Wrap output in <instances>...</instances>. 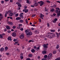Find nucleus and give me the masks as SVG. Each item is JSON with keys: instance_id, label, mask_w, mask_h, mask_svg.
I'll return each instance as SVG.
<instances>
[{"instance_id": "1", "label": "nucleus", "mask_w": 60, "mask_h": 60, "mask_svg": "<svg viewBox=\"0 0 60 60\" xmlns=\"http://www.w3.org/2000/svg\"><path fill=\"white\" fill-rule=\"evenodd\" d=\"M25 33H26V34L27 35V37H29V35H32L33 33L32 32H29L27 30H26L25 31Z\"/></svg>"}, {"instance_id": "2", "label": "nucleus", "mask_w": 60, "mask_h": 60, "mask_svg": "<svg viewBox=\"0 0 60 60\" xmlns=\"http://www.w3.org/2000/svg\"><path fill=\"white\" fill-rule=\"evenodd\" d=\"M51 33H47V36L48 38L51 39L52 38V34H51Z\"/></svg>"}, {"instance_id": "3", "label": "nucleus", "mask_w": 60, "mask_h": 60, "mask_svg": "<svg viewBox=\"0 0 60 60\" xmlns=\"http://www.w3.org/2000/svg\"><path fill=\"white\" fill-rule=\"evenodd\" d=\"M38 3L39 4H40V6H42L43 5V4H44V2H43L42 1H41L40 2H39Z\"/></svg>"}, {"instance_id": "4", "label": "nucleus", "mask_w": 60, "mask_h": 60, "mask_svg": "<svg viewBox=\"0 0 60 60\" xmlns=\"http://www.w3.org/2000/svg\"><path fill=\"white\" fill-rule=\"evenodd\" d=\"M39 16L40 18H41V19H43V17H44V15L42 14L41 13L40 15Z\"/></svg>"}, {"instance_id": "5", "label": "nucleus", "mask_w": 60, "mask_h": 60, "mask_svg": "<svg viewBox=\"0 0 60 60\" xmlns=\"http://www.w3.org/2000/svg\"><path fill=\"white\" fill-rule=\"evenodd\" d=\"M16 4L18 5V7H21L22 6V5L19 2H17L16 3Z\"/></svg>"}, {"instance_id": "6", "label": "nucleus", "mask_w": 60, "mask_h": 60, "mask_svg": "<svg viewBox=\"0 0 60 60\" xmlns=\"http://www.w3.org/2000/svg\"><path fill=\"white\" fill-rule=\"evenodd\" d=\"M12 35L13 37L16 36V34L15 32H13L12 33Z\"/></svg>"}, {"instance_id": "7", "label": "nucleus", "mask_w": 60, "mask_h": 60, "mask_svg": "<svg viewBox=\"0 0 60 60\" xmlns=\"http://www.w3.org/2000/svg\"><path fill=\"white\" fill-rule=\"evenodd\" d=\"M43 47L45 49H47L48 47L47 45H46L45 44H44L43 45Z\"/></svg>"}, {"instance_id": "8", "label": "nucleus", "mask_w": 60, "mask_h": 60, "mask_svg": "<svg viewBox=\"0 0 60 60\" xmlns=\"http://www.w3.org/2000/svg\"><path fill=\"white\" fill-rule=\"evenodd\" d=\"M20 39H23L24 38V36L23 35H21L19 37Z\"/></svg>"}, {"instance_id": "9", "label": "nucleus", "mask_w": 60, "mask_h": 60, "mask_svg": "<svg viewBox=\"0 0 60 60\" xmlns=\"http://www.w3.org/2000/svg\"><path fill=\"white\" fill-rule=\"evenodd\" d=\"M11 37H8L7 39L8 40H9L10 41H11L12 40V39H11Z\"/></svg>"}, {"instance_id": "10", "label": "nucleus", "mask_w": 60, "mask_h": 60, "mask_svg": "<svg viewBox=\"0 0 60 60\" xmlns=\"http://www.w3.org/2000/svg\"><path fill=\"white\" fill-rule=\"evenodd\" d=\"M26 1L27 3L28 4H30L31 3V2L29 1V0H26Z\"/></svg>"}, {"instance_id": "11", "label": "nucleus", "mask_w": 60, "mask_h": 60, "mask_svg": "<svg viewBox=\"0 0 60 60\" xmlns=\"http://www.w3.org/2000/svg\"><path fill=\"white\" fill-rule=\"evenodd\" d=\"M42 54H46L47 52H46V51H43L42 52Z\"/></svg>"}, {"instance_id": "12", "label": "nucleus", "mask_w": 60, "mask_h": 60, "mask_svg": "<svg viewBox=\"0 0 60 60\" xmlns=\"http://www.w3.org/2000/svg\"><path fill=\"white\" fill-rule=\"evenodd\" d=\"M6 28L8 30H10V27L9 26H7L6 27Z\"/></svg>"}, {"instance_id": "13", "label": "nucleus", "mask_w": 60, "mask_h": 60, "mask_svg": "<svg viewBox=\"0 0 60 60\" xmlns=\"http://www.w3.org/2000/svg\"><path fill=\"white\" fill-rule=\"evenodd\" d=\"M16 20H20V19H21V17H19L17 18H16Z\"/></svg>"}, {"instance_id": "14", "label": "nucleus", "mask_w": 60, "mask_h": 60, "mask_svg": "<svg viewBox=\"0 0 60 60\" xmlns=\"http://www.w3.org/2000/svg\"><path fill=\"white\" fill-rule=\"evenodd\" d=\"M55 33L56 34V35H57V37H59V35L58 33H57V32H56Z\"/></svg>"}, {"instance_id": "15", "label": "nucleus", "mask_w": 60, "mask_h": 60, "mask_svg": "<svg viewBox=\"0 0 60 60\" xmlns=\"http://www.w3.org/2000/svg\"><path fill=\"white\" fill-rule=\"evenodd\" d=\"M4 49L5 51H7L8 50V48L7 47H5Z\"/></svg>"}, {"instance_id": "16", "label": "nucleus", "mask_w": 60, "mask_h": 60, "mask_svg": "<svg viewBox=\"0 0 60 60\" xmlns=\"http://www.w3.org/2000/svg\"><path fill=\"white\" fill-rule=\"evenodd\" d=\"M13 15V14L12 13H10L9 15L10 16H12Z\"/></svg>"}, {"instance_id": "17", "label": "nucleus", "mask_w": 60, "mask_h": 60, "mask_svg": "<svg viewBox=\"0 0 60 60\" xmlns=\"http://www.w3.org/2000/svg\"><path fill=\"white\" fill-rule=\"evenodd\" d=\"M33 56V55L31 54H29V57H32Z\"/></svg>"}, {"instance_id": "18", "label": "nucleus", "mask_w": 60, "mask_h": 60, "mask_svg": "<svg viewBox=\"0 0 60 60\" xmlns=\"http://www.w3.org/2000/svg\"><path fill=\"white\" fill-rule=\"evenodd\" d=\"M50 32H51L54 33V32H55V30H50Z\"/></svg>"}, {"instance_id": "19", "label": "nucleus", "mask_w": 60, "mask_h": 60, "mask_svg": "<svg viewBox=\"0 0 60 60\" xmlns=\"http://www.w3.org/2000/svg\"><path fill=\"white\" fill-rule=\"evenodd\" d=\"M57 15L58 16H60V11H59V12H58V13H57Z\"/></svg>"}, {"instance_id": "20", "label": "nucleus", "mask_w": 60, "mask_h": 60, "mask_svg": "<svg viewBox=\"0 0 60 60\" xmlns=\"http://www.w3.org/2000/svg\"><path fill=\"white\" fill-rule=\"evenodd\" d=\"M20 17L21 18H22V19H23V15H22L21 14H20L19 15Z\"/></svg>"}, {"instance_id": "21", "label": "nucleus", "mask_w": 60, "mask_h": 60, "mask_svg": "<svg viewBox=\"0 0 60 60\" xmlns=\"http://www.w3.org/2000/svg\"><path fill=\"white\" fill-rule=\"evenodd\" d=\"M4 50V48H1L0 49L1 51H3Z\"/></svg>"}, {"instance_id": "22", "label": "nucleus", "mask_w": 60, "mask_h": 60, "mask_svg": "<svg viewBox=\"0 0 60 60\" xmlns=\"http://www.w3.org/2000/svg\"><path fill=\"white\" fill-rule=\"evenodd\" d=\"M31 52L32 53H34L35 52V50L34 49H32L31 50Z\"/></svg>"}, {"instance_id": "23", "label": "nucleus", "mask_w": 60, "mask_h": 60, "mask_svg": "<svg viewBox=\"0 0 60 60\" xmlns=\"http://www.w3.org/2000/svg\"><path fill=\"white\" fill-rule=\"evenodd\" d=\"M59 48V45H57L56 47V48L57 49H58Z\"/></svg>"}, {"instance_id": "24", "label": "nucleus", "mask_w": 60, "mask_h": 60, "mask_svg": "<svg viewBox=\"0 0 60 60\" xmlns=\"http://www.w3.org/2000/svg\"><path fill=\"white\" fill-rule=\"evenodd\" d=\"M48 57V56L47 55H45L44 56V57L45 58V59H46L47 58V57Z\"/></svg>"}, {"instance_id": "25", "label": "nucleus", "mask_w": 60, "mask_h": 60, "mask_svg": "<svg viewBox=\"0 0 60 60\" xmlns=\"http://www.w3.org/2000/svg\"><path fill=\"white\" fill-rule=\"evenodd\" d=\"M55 11V9L53 8H52L51 9L50 11L51 12H53V11Z\"/></svg>"}, {"instance_id": "26", "label": "nucleus", "mask_w": 60, "mask_h": 60, "mask_svg": "<svg viewBox=\"0 0 60 60\" xmlns=\"http://www.w3.org/2000/svg\"><path fill=\"white\" fill-rule=\"evenodd\" d=\"M52 53H50L49 55L48 56L51 57V56H52Z\"/></svg>"}, {"instance_id": "27", "label": "nucleus", "mask_w": 60, "mask_h": 60, "mask_svg": "<svg viewBox=\"0 0 60 60\" xmlns=\"http://www.w3.org/2000/svg\"><path fill=\"white\" fill-rule=\"evenodd\" d=\"M51 57L48 56V57L47 58V59L48 60H49V59H50L51 58Z\"/></svg>"}, {"instance_id": "28", "label": "nucleus", "mask_w": 60, "mask_h": 60, "mask_svg": "<svg viewBox=\"0 0 60 60\" xmlns=\"http://www.w3.org/2000/svg\"><path fill=\"white\" fill-rule=\"evenodd\" d=\"M3 35L2 34H0V38H3Z\"/></svg>"}, {"instance_id": "29", "label": "nucleus", "mask_w": 60, "mask_h": 60, "mask_svg": "<svg viewBox=\"0 0 60 60\" xmlns=\"http://www.w3.org/2000/svg\"><path fill=\"white\" fill-rule=\"evenodd\" d=\"M47 25L48 27H49L50 26V25H49V23H47Z\"/></svg>"}, {"instance_id": "30", "label": "nucleus", "mask_w": 60, "mask_h": 60, "mask_svg": "<svg viewBox=\"0 0 60 60\" xmlns=\"http://www.w3.org/2000/svg\"><path fill=\"white\" fill-rule=\"evenodd\" d=\"M35 16H36V15H33L31 16V17H32V18H33V17H35Z\"/></svg>"}, {"instance_id": "31", "label": "nucleus", "mask_w": 60, "mask_h": 60, "mask_svg": "<svg viewBox=\"0 0 60 60\" xmlns=\"http://www.w3.org/2000/svg\"><path fill=\"white\" fill-rule=\"evenodd\" d=\"M34 4L36 6H38V4L37 3H35Z\"/></svg>"}, {"instance_id": "32", "label": "nucleus", "mask_w": 60, "mask_h": 60, "mask_svg": "<svg viewBox=\"0 0 60 60\" xmlns=\"http://www.w3.org/2000/svg\"><path fill=\"white\" fill-rule=\"evenodd\" d=\"M28 10L27 9H26V10H25V13H26L27 12H28Z\"/></svg>"}, {"instance_id": "33", "label": "nucleus", "mask_w": 60, "mask_h": 60, "mask_svg": "<svg viewBox=\"0 0 60 60\" xmlns=\"http://www.w3.org/2000/svg\"><path fill=\"white\" fill-rule=\"evenodd\" d=\"M13 29H15L16 28V26H13Z\"/></svg>"}, {"instance_id": "34", "label": "nucleus", "mask_w": 60, "mask_h": 60, "mask_svg": "<svg viewBox=\"0 0 60 60\" xmlns=\"http://www.w3.org/2000/svg\"><path fill=\"white\" fill-rule=\"evenodd\" d=\"M20 23H22V22H23V20H20Z\"/></svg>"}, {"instance_id": "35", "label": "nucleus", "mask_w": 60, "mask_h": 60, "mask_svg": "<svg viewBox=\"0 0 60 60\" xmlns=\"http://www.w3.org/2000/svg\"><path fill=\"white\" fill-rule=\"evenodd\" d=\"M39 21V22H41V19L40 18H39L38 19Z\"/></svg>"}, {"instance_id": "36", "label": "nucleus", "mask_w": 60, "mask_h": 60, "mask_svg": "<svg viewBox=\"0 0 60 60\" xmlns=\"http://www.w3.org/2000/svg\"><path fill=\"white\" fill-rule=\"evenodd\" d=\"M21 59H23V56H20Z\"/></svg>"}, {"instance_id": "37", "label": "nucleus", "mask_w": 60, "mask_h": 60, "mask_svg": "<svg viewBox=\"0 0 60 60\" xmlns=\"http://www.w3.org/2000/svg\"><path fill=\"white\" fill-rule=\"evenodd\" d=\"M18 26H22V24H19Z\"/></svg>"}, {"instance_id": "38", "label": "nucleus", "mask_w": 60, "mask_h": 60, "mask_svg": "<svg viewBox=\"0 0 60 60\" xmlns=\"http://www.w3.org/2000/svg\"><path fill=\"white\" fill-rule=\"evenodd\" d=\"M21 31H23V28L22 27H21L20 29Z\"/></svg>"}, {"instance_id": "39", "label": "nucleus", "mask_w": 60, "mask_h": 60, "mask_svg": "<svg viewBox=\"0 0 60 60\" xmlns=\"http://www.w3.org/2000/svg\"><path fill=\"white\" fill-rule=\"evenodd\" d=\"M16 17H18L19 16V14L18 13L16 14L15 15Z\"/></svg>"}, {"instance_id": "40", "label": "nucleus", "mask_w": 60, "mask_h": 60, "mask_svg": "<svg viewBox=\"0 0 60 60\" xmlns=\"http://www.w3.org/2000/svg\"><path fill=\"white\" fill-rule=\"evenodd\" d=\"M48 11V9L47 8H45V11Z\"/></svg>"}, {"instance_id": "41", "label": "nucleus", "mask_w": 60, "mask_h": 60, "mask_svg": "<svg viewBox=\"0 0 60 60\" xmlns=\"http://www.w3.org/2000/svg\"><path fill=\"white\" fill-rule=\"evenodd\" d=\"M7 32L9 33H11V31L10 30H9L7 31Z\"/></svg>"}, {"instance_id": "42", "label": "nucleus", "mask_w": 60, "mask_h": 60, "mask_svg": "<svg viewBox=\"0 0 60 60\" xmlns=\"http://www.w3.org/2000/svg\"><path fill=\"white\" fill-rule=\"evenodd\" d=\"M56 10H59V11L60 10V8H56Z\"/></svg>"}, {"instance_id": "43", "label": "nucleus", "mask_w": 60, "mask_h": 60, "mask_svg": "<svg viewBox=\"0 0 60 60\" xmlns=\"http://www.w3.org/2000/svg\"><path fill=\"white\" fill-rule=\"evenodd\" d=\"M55 60H60V58H57Z\"/></svg>"}, {"instance_id": "44", "label": "nucleus", "mask_w": 60, "mask_h": 60, "mask_svg": "<svg viewBox=\"0 0 60 60\" xmlns=\"http://www.w3.org/2000/svg\"><path fill=\"white\" fill-rule=\"evenodd\" d=\"M53 53L54 54H56V51H53Z\"/></svg>"}, {"instance_id": "45", "label": "nucleus", "mask_w": 60, "mask_h": 60, "mask_svg": "<svg viewBox=\"0 0 60 60\" xmlns=\"http://www.w3.org/2000/svg\"><path fill=\"white\" fill-rule=\"evenodd\" d=\"M51 34H52V37H53V36H54L55 35V34H52V33H51Z\"/></svg>"}, {"instance_id": "46", "label": "nucleus", "mask_w": 60, "mask_h": 60, "mask_svg": "<svg viewBox=\"0 0 60 60\" xmlns=\"http://www.w3.org/2000/svg\"><path fill=\"white\" fill-rule=\"evenodd\" d=\"M46 2H47V3H50V1L48 0H47Z\"/></svg>"}, {"instance_id": "47", "label": "nucleus", "mask_w": 60, "mask_h": 60, "mask_svg": "<svg viewBox=\"0 0 60 60\" xmlns=\"http://www.w3.org/2000/svg\"><path fill=\"white\" fill-rule=\"evenodd\" d=\"M17 28H18V29H20V28H21V27H20V26H19L18 27H17Z\"/></svg>"}, {"instance_id": "48", "label": "nucleus", "mask_w": 60, "mask_h": 60, "mask_svg": "<svg viewBox=\"0 0 60 60\" xmlns=\"http://www.w3.org/2000/svg\"><path fill=\"white\" fill-rule=\"evenodd\" d=\"M18 1L19 3H21L22 2V0H19Z\"/></svg>"}, {"instance_id": "49", "label": "nucleus", "mask_w": 60, "mask_h": 60, "mask_svg": "<svg viewBox=\"0 0 60 60\" xmlns=\"http://www.w3.org/2000/svg\"><path fill=\"white\" fill-rule=\"evenodd\" d=\"M27 21V19H26V23L27 24H28V21Z\"/></svg>"}, {"instance_id": "50", "label": "nucleus", "mask_w": 60, "mask_h": 60, "mask_svg": "<svg viewBox=\"0 0 60 60\" xmlns=\"http://www.w3.org/2000/svg\"><path fill=\"white\" fill-rule=\"evenodd\" d=\"M54 20L56 21H57V19L56 18H55L54 19Z\"/></svg>"}, {"instance_id": "51", "label": "nucleus", "mask_w": 60, "mask_h": 60, "mask_svg": "<svg viewBox=\"0 0 60 60\" xmlns=\"http://www.w3.org/2000/svg\"><path fill=\"white\" fill-rule=\"evenodd\" d=\"M52 22H53V23H56V21L55 20H54Z\"/></svg>"}, {"instance_id": "52", "label": "nucleus", "mask_w": 60, "mask_h": 60, "mask_svg": "<svg viewBox=\"0 0 60 60\" xmlns=\"http://www.w3.org/2000/svg\"><path fill=\"white\" fill-rule=\"evenodd\" d=\"M55 11L56 13H58V11L57 10H56Z\"/></svg>"}, {"instance_id": "53", "label": "nucleus", "mask_w": 60, "mask_h": 60, "mask_svg": "<svg viewBox=\"0 0 60 60\" xmlns=\"http://www.w3.org/2000/svg\"><path fill=\"white\" fill-rule=\"evenodd\" d=\"M7 29H4V31H5V32H6V31H7Z\"/></svg>"}, {"instance_id": "54", "label": "nucleus", "mask_w": 60, "mask_h": 60, "mask_svg": "<svg viewBox=\"0 0 60 60\" xmlns=\"http://www.w3.org/2000/svg\"><path fill=\"white\" fill-rule=\"evenodd\" d=\"M24 8L25 9H26V8H27V6H24Z\"/></svg>"}, {"instance_id": "55", "label": "nucleus", "mask_w": 60, "mask_h": 60, "mask_svg": "<svg viewBox=\"0 0 60 60\" xmlns=\"http://www.w3.org/2000/svg\"><path fill=\"white\" fill-rule=\"evenodd\" d=\"M26 60H31L30 58H28Z\"/></svg>"}, {"instance_id": "56", "label": "nucleus", "mask_w": 60, "mask_h": 60, "mask_svg": "<svg viewBox=\"0 0 60 60\" xmlns=\"http://www.w3.org/2000/svg\"><path fill=\"white\" fill-rule=\"evenodd\" d=\"M37 49L38 50H39L40 49V47H38L37 48Z\"/></svg>"}, {"instance_id": "57", "label": "nucleus", "mask_w": 60, "mask_h": 60, "mask_svg": "<svg viewBox=\"0 0 60 60\" xmlns=\"http://www.w3.org/2000/svg\"><path fill=\"white\" fill-rule=\"evenodd\" d=\"M14 41H17V39H15L13 40Z\"/></svg>"}, {"instance_id": "58", "label": "nucleus", "mask_w": 60, "mask_h": 60, "mask_svg": "<svg viewBox=\"0 0 60 60\" xmlns=\"http://www.w3.org/2000/svg\"><path fill=\"white\" fill-rule=\"evenodd\" d=\"M31 29L32 30H34V29L33 28H32Z\"/></svg>"}, {"instance_id": "59", "label": "nucleus", "mask_w": 60, "mask_h": 60, "mask_svg": "<svg viewBox=\"0 0 60 60\" xmlns=\"http://www.w3.org/2000/svg\"><path fill=\"white\" fill-rule=\"evenodd\" d=\"M34 49H36V46H34Z\"/></svg>"}, {"instance_id": "60", "label": "nucleus", "mask_w": 60, "mask_h": 60, "mask_svg": "<svg viewBox=\"0 0 60 60\" xmlns=\"http://www.w3.org/2000/svg\"><path fill=\"white\" fill-rule=\"evenodd\" d=\"M10 2L11 3L13 2V0H10Z\"/></svg>"}, {"instance_id": "61", "label": "nucleus", "mask_w": 60, "mask_h": 60, "mask_svg": "<svg viewBox=\"0 0 60 60\" xmlns=\"http://www.w3.org/2000/svg\"><path fill=\"white\" fill-rule=\"evenodd\" d=\"M42 60H47V59H46L44 58L42 59Z\"/></svg>"}, {"instance_id": "62", "label": "nucleus", "mask_w": 60, "mask_h": 60, "mask_svg": "<svg viewBox=\"0 0 60 60\" xmlns=\"http://www.w3.org/2000/svg\"><path fill=\"white\" fill-rule=\"evenodd\" d=\"M5 17H6L7 16V14L5 13Z\"/></svg>"}, {"instance_id": "63", "label": "nucleus", "mask_w": 60, "mask_h": 60, "mask_svg": "<svg viewBox=\"0 0 60 60\" xmlns=\"http://www.w3.org/2000/svg\"><path fill=\"white\" fill-rule=\"evenodd\" d=\"M56 14L55 13H54L53 14V15L54 16H56Z\"/></svg>"}, {"instance_id": "64", "label": "nucleus", "mask_w": 60, "mask_h": 60, "mask_svg": "<svg viewBox=\"0 0 60 60\" xmlns=\"http://www.w3.org/2000/svg\"><path fill=\"white\" fill-rule=\"evenodd\" d=\"M60 29H58V32H60Z\"/></svg>"}]
</instances>
